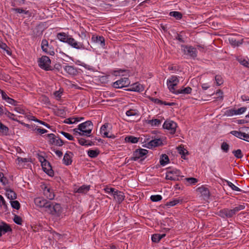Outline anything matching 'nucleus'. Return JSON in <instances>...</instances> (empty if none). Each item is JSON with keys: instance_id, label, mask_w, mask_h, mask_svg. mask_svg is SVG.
<instances>
[{"instance_id": "obj_51", "label": "nucleus", "mask_w": 249, "mask_h": 249, "mask_svg": "<svg viewBox=\"0 0 249 249\" xmlns=\"http://www.w3.org/2000/svg\"><path fill=\"white\" fill-rule=\"evenodd\" d=\"M16 107L14 108V110L17 112L22 114H25L26 113V110L25 108L22 107L15 106Z\"/></svg>"}, {"instance_id": "obj_28", "label": "nucleus", "mask_w": 249, "mask_h": 249, "mask_svg": "<svg viewBox=\"0 0 249 249\" xmlns=\"http://www.w3.org/2000/svg\"><path fill=\"white\" fill-rule=\"evenodd\" d=\"M100 151L98 149L95 150L89 149L87 152L88 156L91 158H96L100 154Z\"/></svg>"}, {"instance_id": "obj_4", "label": "nucleus", "mask_w": 249, "mask_h": 249, "mask_svg": "<svg viewBox=\"0 0 249 249\" xmlns=\"http://www.w3.org/2000/svg\"><path fill=\"white\" fill-rule=\"evenodd\" d=\"M37 63L38 66L46 71H53V68L51 66V60L50 58L46 55H43L38 58Z\"/></svg>"}, {"instance_id": "obj_23", "label": "nucleus", "mask_w": 249, "mask_h": 249, "mask_svg": "<svg viewBox=\"0 0 249 249\" xmlns=\"http://www.w3.org/2000/svg\"><path fill=\"white\" fill-rule=\"evenodd\" d=\"M64 70L69 74L71 75H76L78 73L77 69L73 66H66L64 67Z\"/></svg>"}, {"instance_id": "obj_42", "label": "nucleus", "mask_w": 249, "mask_h": 249, "mask_svg": "<svg viewBox=\"0 0 249 249\" xmlns=\"http://www.w3.org/2000/svg\"><path fill=\"white\" fill-rule=\"evenodd\" d=\"M232 153L237 159H241L243 157V154L241 149L233 150Z\"/></svg>"}, {"instance_id": "obj_50", "label": "nucleus", "mask_w": 249, "mask_h": 249, "mask_svg": "<svg viewBox=\"0 0 249 249\" xmlns=\"http://www.w3.org/2000/svg\"><path fill=\"white\" fill-rule=\"evenodd\" d=\"M125 114L127 116H138L139 114L138 111L136 109H129L126 112Z\"/></svg>"}, {"instance_id": "obj_60", "label": "nucleus", "mask_w": 249, "mask_h": 249, "mask_svg": "<svg viewBox=\"0 0 249 249\" xmlns=\"http://www.w3.org/2000/svg\"><path fill=\"white\" fill-rule=\"evenodd\" d=\"M149 99L150 101H152L154 103L156 104L163 105V101L160 100L158 98H155L154 97H149Z\"/></svg>"}, {"instance_id": "obj_10", "label": "nucleus", "mask_w": 249, "mask_h": 249, "mask_svg": "<svg viewBox=\"0 0 249 249\" xmlns=\"http://www.w3.org/2000/svg\"><path fill=\"white\" fill-rule=\"evenodd\" d=\"M179 82V80L177 76L173 75L170 79L167 81V83L168 86V89L172 93L176 89L175 87L176 86Z\"/></svg>"}, {"instance_id": "obj_49", "label": "nucleus", "mask_w": 249, "mask_h": 249, "mask_svg": "<svg viewBox=\"0 0 249 249\" xmlns=\"http://www.w3.org/2000/svg\"><path fill=\"white\" fill-rule=\"evenodd\" d=\"M8 132V127L4 125L2 123L0 122V132L7 135Z\"/></svg>"}, {"instance_id": "obj_16", "label": "nucleus", "mask_w": 249, "mask_h": 249, "mask_svg": "<svg viewBox=\"0 0 249 249\" xmlns=\"http://www.w3.org/2000/svg\"><path fill=\"white\" fill-rule=\"evenodd\" d=\"M91 40L93 42L99 44L102 47L105 48L106 46L105 39L103 36L93 35Z\"/></svg>"}, {"instance_id": "obj_17", "label": "nucleus", "mask_w": 249, "mask_h": 249, "mask_svg": "<svg viewBox=\"0 0 249 249\" xmlns=\"http://www.w3.org/2000/svg\"><path fill=\"white\" fill-rule=\"evenodd\" d=\"M47 200L42 197H38L34 199V203L36 207L44 208Z\"/></svg>"}, {"instance_id": "obj_13", "label": "nucleus", "mask_w": 249, "mask_h": 249, "mask_svg": "<svg viewBox=\"0 0 249 249\" xmlns=\"http://www.w3.org/2000/svg\"><path fill=\"white\" fill-rule=\"evenodd\" d=\"M216 214L224 219L231 218L233 217L231 209L228 208L221 209Z\"/></svg>"}, {"instance_id": "obj_14", "label": "nucleus", "mask_w": 249, "mask_h": 249, "mask_svg": "<svg viewBox=\"0 0 249 249\" xmlns=\"http://www.w3.org/2000/svg\"><path fill=\"white\" fill-rule=\"evenodd\" d=\"M41 166L44 172H45L50 177L53 176L54 172L52 169L51 163L48 160H45L43 162V163H42Z\"/></svg>"}, {"instance_id": "obj_26", "label": "nucleus", "mask_w": 249, "mask_h": 249, "mask_svg": "<svg viewBox=\"0 0 249 249\" xmlns=\"http://www.w3.org/2000/svg\"><path fill=\"white\" fill-rule=\"evenodd\" d=\"M178 152L181 155V157L184 160H186V155L189 154V152L184 148L182 145H180L177 147Z\"/></svg>"}, {"instance_id": "obj_22", "label": "nucleus", "mask_w": 249, "mask_h": 249, "mask_svg": "<svg viewBox=\"0 0 249 249\" xmlns=\"http://www.w3.org/2000/svg\"><path fill=\"white\" fill-rule=\"evenodd\" d=\"M70 154L73 155V153L71 152H67L65 154L63 159V163L67 166L71 165L72 163V157Z\"/></svg>"}, {"instance_id": "obj_27", "label": "nucleus", "mask_w": 249, "mask_h": 249, "mask_svg": "<svg viewBox=\"0 0 249 249\" xmlns=\"http://www.w3.org/2000/svg\"><path fill=\"white\" fill-rule=\"evenodd\" d=\"M109 124L105 123L103 124L100 128V133L102 135L103 137H108V132L107 131V128L108 127Z\"/></svg>"}, {"instance_id": "obj_64", "label": "nucleus", "mask_w": 249, "mask_h": 249, "mask_svg": "<svg viewBox=\"0 0 249 249\" xmlns=\"http://www.w3.org/2000/svg\"><path fill=\"white\" fill-rule=\"evenodd\" d=\"M58 138V139H56V142L55 143V145L58 146H61L64 144V141L61 139L59 137H57Z\"/></svg>"}, {"instance_id": "obj_43", "label": "nucleus", "mask_w": 249, "mask_h": 249, "mask_svg": "<svg viewBox=\"0 0 249 249\" xmlns=\"http://www.w3.org/2000/svg\"><path fill=\"white\" fill-rule=\"evenodd\" d=\"M53 204V202H51L49 200H47L46 204H45V206H44V208L46 212L50 213Z\"/></svg>"}, {"instance_id": "obj_8", "label": "nucleus", "mask_w": 249, "mask_h": 249, "mask_svg": "<svg viewBox=\"0 0 249 249\" xmlns=\"http://www.w3.org/2000/svg\"><path fill=\"white\" fill-rule=\"evenodd\" d=\"M63 208L59 203L53 202L50 214L56 217H60L62 213Z\"/></svg>"}, {"instance_id": "obj_18", "label": "nucleus", "mask_w": 249, "mask_h": 249, "mask_svg": "<svg viewBox=\"0 0 249 249\" xmlns=\"http://www.w3.org/2000/svg\"><path fill=\"white\" fill-rule=\"evenodd\" d=\"M197 191L201 194L204 199H208L209 198L210 195V191L206 187L201 186L197 189Z\"/></svg>"}, {"instance_id": "obj_62", "label": "nucleus", "mask_w": 249, "mask_h": 249, "mask_svg": "<svg viewBox=\"0 0 249 249\" xmlns=\"http://www.w3.org/2000/svg\"><path fill=\"white\" fill-rule=\"evenodd\" d=\"M247 108L245 107H242L235 110V115H239L243 114L246 110Z\"/></svg>"}, {"instance_id": "obj_56", "label": "nucleus", "mask_w": 249, "mask_h": 249, "mask_svg": "<svg viewBox=\"0 0 249 249\" xmlns=\"http://www.w3.org/2000/svg\"><path fill=\"white\" fill-rule=\"evenodd\" d=\"M80 36L83 38V40H84V42L85 43H87L88 41L89 42V36H87V34L85 32H81Z\"/></svg>"}, {"instance_id": "obj_48", "label": "nucleus", "mask_w": 249, "mask_h": 249, "mask_svg": "<svg viewBox=\"0 0 249 249\" xmlns=\"http://www.w3.org/2000/svg\"><path fill=\"white\" fill-rule=\"evenodd\" d=\"M221 149L225 153H228L230 149V146L226 142H223L221 144Z\"/></svg>"}, {"instance_id": "obj_57", "label": "nucleus", "mask_w": 249, "mask_h": 249, "mask_svg": "<svg viewBox=\"0 0 249 249\" xmlns=\"http://www.w3.org/2000/svg\"><path fill=\"white\" fill-rule=\"evenodd\" d=\"M215 80L216 82V84L218 86L222 85L223 83V80L221 75H216L215 76Z\"/></svg>"}, {"instance_id": "obj_11", "label": "nucleus", "mask_w": 249, "mask_h": 249, "mask_svg": "<svg viewBox=\"0 0 249 249\" xmlns=\"http://www.w3.org/2000/svg\"><path fill=\"white\" fill-rule=\"evenodd\" d=\"M71 47L76 49H83L90 51L92 47L90 45L89 42L87 41L86 43L84 42V40L82 42H77L76 41L74 42Z\"/></svg>"}, {"instance_id": "obj_24", "label": "nucleus", "mask_w": 249, "mask_h": 249, "mask_svg": "<svg viewBox=\"0 0 249 249\" xmlns=\"http://www.w3.org/2000/svg\"><path fill=\"white\" fill-rule=\"evenodd\" d=\"M113 196L114 198L116 199L117 202L119 204L122 203L124 198V193L118 190H116L115 192L113 193Z\"/></svg>"}, {"instance_id": "obj_41", "label": "nucleus", "mask_w": 249, "mask_h": 249, "mask_svg": "<svg viewBox=\"0 0 249 249\" xmlns=\"http://www.w3.org/2000/svg\"><path fill=\"white\" fill-rule=\"evenodd\" d=\"M184 180L187 181V185L195 184L198 182L197 178L193 177L185 178Z\"/></svg>"}, {"instance_id": "obj_39", "label": "nucleus", "mask_w": 249, "mask_h": 249, "mask_svg": "<svg viewBox=\"0 0 249 249\" xmlns=\"http://www.w3.org/2000/svg\"><path fill=\"white\" fill-rule=\"evenodd\" d=\"M225 181L227 182V185L231 188L232 190L238 191V192H243V193H246L245 191H243L235 185H234L231 182L225 180Z\"/></svg>"}, {"instance_id": "obj_5", "label": "nucleus", "mask_w": 249, "mask_h": 249, "mask_svg": "<svg viewBox=\"0 0 249 249\" xmlns=\"http://www.w3.org/2000/svg\"><path fill=\"white\" fill-rule=\"evenodd\" d=\"M182 49L184 54L190 56L191 58L195 59L197 56V52L196 49L192 46L182 45Z\"/></svg>"}, {"instance_id": "obj_2", "label": "nucleus", "mask_w": 249, "mask_h": 249, "mask_svg": "<svg viewBox=\"0 0 249 249\" xmlns=\"http://www.w3.org/2000/svg\"><path fill=\"white\" fill-rule=\"evenodd\" d=\"M93 124L91 121H87L78 125V129L84 136L91 137V133L93 128Z\"/></svg>"}, {"instance_id": "obj_34", "label": "nucleus", "mask_w": 249, "mask_h": 249, "mask_svg": "<svg viewBox=\"0 0 249 249\" xmlns=\"http://www.w3.org/2000/svg\"><path fill=\"white\" fill-rule=\"evenodd\" d=\"M245 208V205L243 204L238 205L237 206L231 209L233 216H234L237 212L239 211L244 210Z\"/></svg>"}, {"instance_id": "obj_21", "label": "nucleus", "mask_w": 249, "mask_h": 249, "mask_svg": "<svg viewBox=\"0 0 249 249\" xmlns=\"http://www.w3.org/2000/svg\"><path fill=\"white\" fill-rule=\"evenodd\" d=\"M44 194L46 197L50 200L53 199L55 197V195L53 192V190L47 187H45L44 188Z\"/></svg>"}, {"instance_id": "obj_25", "label": "nucleus", "mask_w": 249, "mask_h": 249, "mask_svg": "<svg viewBox=\"0 0 249 249\" xmlns=\"http://www.w3.org/2000/svg\"><path fill=\"white\" fill-rule=\"evenodd\" d=\"M6 196L8 199H10L11 201L15 200L17 198V194L10 188H6Z\"/></svg>"}, {"instance_id": "obj_32", "label": "nucleus", "mask_w": 249, "mask_h": 249, "mask_svg": "<svg viewBox=\"0 0 249 249\" xmlns=\"http://www.w3.org/2000/svg\"><path fill=\"white\" fill-rule=\"evenodd\" d=\"M57 38L61 42L67 43L69 36L65 33H59L57 35Z\"/></svg>"}, {"instance_id": "obj_6", "label": "nucleus", "mask_w": 249, "mask_h": 249, "mask_svg": "<svg viewBox=\"0 0 249 249\" xmlns=\"http://www.w3.org/2000/svg\"><path fill=\"white\" fill-rule=\"evenodd\" d=\"M177 127V124L176 123L168 119L164 122L162 125L163 128L169 130L170 133L172 134L175 133Z\"/></svg>"}, {"instance_id": "obj_52", "label": "nucleus", "mask_w": 249, "mask_h": 249, "mask_svg": "<svg viewBox=\"0 0 249 249\" xmlns=\"http://www.w3.org/2000/svg\"><path fill=\"white\" fill-rule=\"evenodd\" d=\"M238 61L244 66L249 68V62L245 59L243 58H239L237 59Z\"/></svg>"}, {"instance_id": "obj_3", "label": "nucleus", "mask_w": 249, "mask_h": 249, "mask_svg": "<svg viewBox=\"0 0 249 249\" xmlns=\"http://www.w3.org/2000/svg\"><path fill=\"white\" fill-rule=\"evenodd\" d=\"M181 172L177 169H171V167L167 168L166 179L171 180H180L184 177L180 175Z\"/></svg>"}, {"instance_id": "obj_9", "label": "nucleus", "mask_w": 249, "mask_h": 249, "mask_svg": "<svg viewBox=\"0 0 249 249\" xmlns=\"http://www.w3.org/2000/svg\"><path fill=\"white\" fill-rule=\"evenodd\" d=\"M148 151L144 149H137L134 152L133 154V157L131 158V160L136 161L139 159L142 158L144 156L146 155L148 153Z\"/></svg>"}, {"instance_id": "obj_29", "label": "nucleus", "mask_w": 249, "mask_h": 249, "mask_svg": "<svg viewBox=\"0 0 249 249\" xmlns=\"http://www.w3.org/2000/svg\"><path fill=\"white\" fill-rule=\"evenodd\" d=\"M169 162V159L168 156L165 154H162L160 156V163L161 166H165Z\"/></svg>"}, {"instance_id": "obj_12", "label": "nucleus", "mask_w": 249, "mask_h": 249, "mask_svg": "<svg viewBox=\"0 0 249 249\" xmlns=\"http://www.w3.org/2000/svg\"><path fill=\"white\" fill-rule=\"evenodd\" d=\"M13 230L11 226L4 221H1L0 223V237L3 234L6 233H12Z\"/></svg>"}, {"instance_id": "obj_38", "label": "nucleus", "mask_w": 249, "mask_h": 249, "mask_svg": "<svg viewBox=\"0 0 249 249\" xmlns=\"http://www.w3.org/2000/svg\"><path fill=\"white\" fill-rule=\"evenodd\" d=\"M169 15L174 17L176 19H180L182 18V14L178 11H172L170 12Z\"/></svg>"}, {"instance_id": "obj_20", "label": "nucleus", "mask_w": 249, "mask_h": 249, "mask_svg": "<svg viewBox=\"0 0 249 249\" xmlns=\"http://www.w3.org/2000/svg\"><path fill=\"white\" fill-rule=\"evenodd\" d=\"M192 91V89L190 87L186 88L182 87V89H176L173 93L175 94H191Z\"/></svg>"}, {"instance_id": "obj_35", "label": "nucleus", "mask_w": 249, "mask_h": 249, "mask_svg": "<svg viewBox=\"0 0 249 249\" xmlns=\"http://www.w3.org/2000/svg\"><path fill=\"white\" fill-rule=\"evenodd\" d=\"M161 121L157 119L148 120L147 121V123L151 124L152 126H158L160 124Z\"/></svg>"}, {"instance_id": "obj_63", "label": "nucleus", "mask_w": 249, "mask_h": 249, "mask_svg": "<svg viewBox=\"0 0 249 249\" xmlns=\"http://www.w3.org/2000/svg\"><path fill=\"white\" fill-rule=\"evenodd\" d=\"M78 143L82 146H87L88 140L84 138H78Z\"/></svg>"}, {"instance_id": "obj_47", "label": "nucleus", "mask_w": 249, "mask_h": 249, "mask_svg": "<svg viewBox=\"0 0 249 249\" xmlns=\"http://www.w3.org/2000/svg\"><path fill=\"white\" fill-rule=\"evenodd\" d=\"M13 220L16 224L18 225H22L23 220L20 216L15 214Z\"/></svg>"}, {"instance_id": "obj_55", "label": "nucleus", "mask_w": 249, "mask_h": 249, "mask_svg": "<svg viewBox=\"0 0 249 249\" xmlns=\"http://www.w3.org/2000/svg\"><path fill=\"white\" fill-rule=\"evenodd\" d=\"M5 101L7 102L8 103H9V104H10L11 105H13L14 106H18V101H17L16 100H15L9 97L7 98V99Z\"/></svg>"}, {"instance_id": "obj_19", "label": "nucleus", "mask_w": 249, "mask_h": 249, "mask_svg": "<svg viewBox=\"0 0 249 249\" xmlns=\"http://www.w3.org/2000/svg\"><path fill=\"white\" fill-rule=\"evenodd\" d=\"M125 90L130 91L141 92L144 90V87L142 85L136 83L132 84L130 88Z\"/></svg>"}, {"instance_id": "obj_58", "label": "nucleus", "mask_w": 249, "mask_h": 249, "mask_svg": "<svg viewBox=\"0 0 249 249\" xmlns=\"http://www.w3.org/2000/svg\"><path fill=\"white\" fill-rule=\"evenodd\" d=\"M60 133L62 134L65 137H66L67 139H68L70 141H73L74 138L70 134L65 132L64 131H61Z\"/></svg>"}, {"instance_id": "obj_59", "label": "nucleus", "mask_w": 249, "mask_h": 249, "mask_svg": "<svg viewBox=\"0 0 249 249\" xmlns=\"http://www.w3.org/2000/svg\"><path fill=\"white\" fill-rule=\"evenodd\" d=\"M0 181L4 185L7 183L8 180L6 177H4L3 173H0Z\"/></svg>"}, {"instance_id": "obj_44", "label": "nucleus", "mask_w": 249, "mask_h": 249, "mask_svg": "<svg viewBox=\"0 0 249 249\" xmlns=\"http://www.w3.org/2000/svg\"><path fill=\"white\" fill-rule=\"evenodd\" d=\"M11 207L17 210H18L20 208V204L17 200L10 201Z\"/></svg>"}, {"instance_id": "obj_1", "label": "nucleus", "mask_w": 249, "mask_h": 249, "mask_svg": "<svg viewBox=\"0 0 249 249\" xmlns=\"http://www.w3.org/2000/svg\"><path fill=\"white\" fill-rule=\"evenodd\" d=\"M57 46V42L54 40H51L50 42L46 39H43L41 41V48L43 52L50 55H54L55 47Z\"/></svg>"}, {"instance_id": "obj_37", "label": "nucleus", "mask_w": 249, "mask_h": 249, "mask_svg": "<svg viewBox=\"0 0 249 249\" xmlns=\"http://www.w3.org/2000/svg\"><path fill=\"white\" fill-rule=\"evenodd\" d=\"M90 189V186H87V185H82V186L80 187L77 191V193H87Z\"/></svg>"}, {"instance_id": "obj_40", "label": "nucleus", "mask_w": 249, "mask_h": 249, "mask_svg": "<svg viewBox=\"0 0 249 249\" xmlns=\"http://www.w3.org/2000/svg\"><path fill=\"white\" fill-rule=\"evenodd\" d=\"M0 48L3 49L4 50L7 54L11 55L12 53L10 51V49L9 47L7 46V45L3 42H0Z\"/></svg>"}, {"instance_id": "obj_31", "label": "nucleus", "mask_w": 249, "mask_h": 249, "mask_svg": "<svg viewBox=\"0 0 249 249\" xmlns=\"http://www.w3.org/2000/svg\"><path fill=\"white\" fill-rule=\"evenodd\" d=\"M183 199L182 198H175L173 200L167 202L166 204L167 206L172 207L176 205L178 203H181L182 202Z\"/></svg>"}, {"instance_id": "obj_53", "label": "nucleus", "mask_w": 249, "mask_h": 249, "mask_svg": "<svg viewBox=\"0 0 249 249\" xmlns=\"http://www.w3.org/2000/svg\"><path fill=\"white\" fill-rule=\"evenodd\" d=\"M162 199V196L160 195H152L150 196V200L153 202H158Z\"/></svg>"}, {"instance_id": "obj_15", "label": "nucleus", "mask_w": 249, "mask_h": 249, "mask_svg": "<svg viewBox=\"0 0 249 249\" xmlns=\"http://www.w3.org/2000/svg\"><path fill=\"white\" fill-rule=\"evenodd\" d=\"M147 148L149 149H152L153 147H158L159 146H162L163 143L162 142V140L161 138L155 139L150 141L146 144Z\"/></svg>"}, {"instance_id": "obj_46", "label": "nucleus", "mask_w": 249, "mask_h": 249, "mask_svg": "<svg viewBox=\"0 0 249 249\" xmlns=\"http://www.w3.org/2000/svg\"><path fill=\"white\" fill-rule=\"evenodd\" d=\"M13 10L17 13L24 14L28 15H29L30 14V12H29V11H26V10L23 9L22 8H13Z\"/></svg>"}, {"instance_id": "obj_54", "label": "nucleus", "mask_w": 249, "mask_h": 249, "mask_svg": "<svg viewBox=\"0 0 249 249\" xmlns=\"http://www.w3.org/2000/svg\"><path fill=\"white\" fill-rule=\"evenodd\" d=\"M151 239L153 242L155 243H159L160 239V234L155 233L152 235Z\"/></svg>"}, {"instance_id": "obj_7", "label": "nucleus", "mask_w": 249, "mask_h": 249, "mask_svg": "<svg viewBox=\"0 0 249 249\" xmlns=\"http://www.w3.org/2000/svg\"><path fill=\"white\" fill-rule=\"evenodd\" d=\"M130 84V81L128 78H121L120 79L114 82L112 87L115 89H121L127 87Z\"/></svg>"}, {"instance_id": "obj_45", "label": "nucleus", "mask_w": 249, "mask_h": 249, "mask_svg": "<svg viewBox=\"0 0 249 249\" xmlns=\"http://www.w3.org/2000/svg\"><path fill=\"white\" fill-rule=\"evenodd\" d=\"M230 134L233 135L235 137L238 138L239 139H242L243 136L244 135V132H242L241 131H238L236 130H232L230 132Z\"/></svg>"}, {"instance_id": "obj_30", "label": "nucleus", "mask_w": 249, "mask_h": 249, "mask_svg": "<svg viewBox=\"0 0 249 249\" xmlns=\"http://www.w3.org/2000/svg\"><path fill=\"white\" fill-rule=\"evenodd\" d=\"M229 42L232 46H239L243 43V39L241 40H236L235 37H231L229 39Z\"/></svg>"}, {"instance_id": "obj_36", "label": "nucleus", "mask_w": 249, "mask_h": 249, "mask_svg": "<svg viewBox=\"0 0 249 249\" xmlns=\"http://www.w3.org/2000/svg\"><path fill=\"white\" fill-rule=\"evenodd\" d=\"M47 137L49 138V143L51 145H55L56 142V138H57L55 135L53 133H51L47 134L46 135Z\"/></svg>"}, {"instance_id": "obj_61", "label": "nucleus", "mask_w": 249, "mask_h": 249, "mask_svg": "<svg viewBox=\"0 0 249 249\" xmlns=\"http://www.w3.org/2000/svg\"><path fill=\"white\" fill-rule=\"evenodd\" d=\"M0 203H1V206L3 205L4 208L5 209V211H7L8 209V206L3 197L1 195H0Z\"/></svg>"}, {"instance_id": "obj_33", "label": "nucleus", "mask_w": 249, "mask_h": 249, "mask_svg": "<svg viewBox=\"0 0 249 249\" xmlns=\"http://www.w3.org/2000/svg\"><path fill=\"white\" fill-rule=\"evenodd\" d=\"M139 138L134 137V136L130 135L126 136L124 140L127 142L131 143H136L139 141Z\"/></svg>"}]
</instances>
